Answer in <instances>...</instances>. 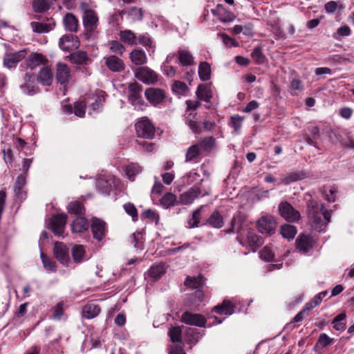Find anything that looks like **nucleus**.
<instances>
[{
	"mask_svg": "<svg viewBox=\"0 0 354 354\" xmlns=\"http://www.w3.org/2000/svg\"><path fill=\"white\" fill-rule=\"evenodd\" d=\"M185 285L192 289L201 288L204 285L203 277L199 275L198 277H188L185 281Z\"/></svg>",
	"mask_w": 354,
	"mask_h": 354,
	"instance_id": "33",
	"label": "nucleus"
},
{
	"mask_svg": "<svg viewBox=\"0 0 354 354\" xmlns=\"http://www.w3.org/2000/svg\"><path fill=\"white\" fill-rule=\"evenodd\" d=\"M166 270L164 263H160L152 266L148 270V275L153 279H159L162 274H165Z\"/></svg>",
	"mask_w": 354,
	"mask_h": 354,
	"instance_id": "31",
	"label": "nucleus"
},
{
	"mask_svg": "<svg viewBox=\"0 0 354 354\" xmlns=\"http://www.w3.org/2000/svg\"><path fill=\"white\" fill-rule=\"evenodd\" d=\"M178 57L180 63L183 66H192L195 64L194 56L186 49L180 48L178 50Z\"/></svg>",
	"mask_w": 354,
	"mask_h": 354,
	"instance_id": "22",
	"label": "nucleus"
},
{
	"mask_svg": "<svg viewBox=\"0 0 354 354\" xmlns=\"http://www.w3.org/2000/svg\"><path fill=\"white\" fill-rule=\"evenodd\" d=\"M234 306L228 300H224L221 304L214 308V311L219 315H230L234 313Z\"/></svg>",
	"mask_w": 354,
	"mask_h": 354,
	"instance_id": "27",
	"label": "nucleus"
},
{
	"mask_svg": "<svg viewBox=\"0 0 354 354\" xmlns=\"http://www.w3.org/2000/svg\"><path fill=\"white\" fill-rule=\"evenodd\" d=\"M36 80L43 86H50L53 80V75L50 68L48 66L41 68Z\"/></svg>",
	"mask_w": 354,
	"mask_h": 354,
	"instance_id": "20",
	"label": "nucleus"
},
{
	"mask_svg": "<svg viewBox=\"0 0 354 354\" xmlns=\"http://www.w3.org/2000/svg\"><path fill=\"white\" fill-rule=\"evenodd\" d=\"M280 232L282 236L288 240L293 239L297 234V228L294 225L285 224L281 225Z\"/></svg>",
	"mask_w": 354,
	"mask_h": 354,
	"instance_id": "36",
	"label": "nucleus"
},
{
	"mask_svg": "<svg viewBox=\"0 0 354 354\" xmlns=\"http://www.w3.org/2000/svg\"><path fill=\"white\" fill-rule=\"evenodd\" d=\"M172 89L175 93L184 94L188 91V87L185 83L176 81L172 86Z\"/></svg>",
	"mask_w": 354,
	"mask_h": 354,
	"instance_id": "54",
	"label": "nucleus"
},
{
	"mask_svg": "<svg viewBox=\"0 0 354 354\" xmlns=\"http://www.w3.org/2000/svg\"><path fill=\"white\" fill-rule=\"evenodd\" d=\"M145 95L147 100L153 106H157L165 100L166 93L159 88H149L145 90Z\"/></svg>",
	"mask_w": 354,
	"mask_h": 354,
	"instance_id": "9",
	"label": "nucleus"
},
{
	"mask_svg": "<svg viewBox=\"0 0 354 354\" xmlns=\"http://www.w3.org/2000/svg\"><path fill=\"white\" fill-rule=\"evenodd\" d=\"M48 62V59L41 53H32L26 59L27 68L34 70L37 66L46 65Z\"/></svg>",
	"mask_w": 354,
	"mask_h": 354,
	"instance_id": "14",
	"label": "nucleus"
},
{
	"mask_svg": "<svg viewBox=\"0 0 354 354\" xmlns=\"http://www.w3.org/2000/svg\"><path fill=\"white\" fill-rule=\"evenodd\" d=\"M83 11V24L84 27L90 31L95 30L98 24V17L95 12L88 8L86 3L81 4Z\"/></svg>",
	"mask_w": 354,
	"mask_h": 354,
	"instance_id": "4",
	"label": "nucleus"
},
{
	"mask_svg": "<svg viewBox=\"0 0 354 354\" xmlns=\"http://www.w3.org/2000/svg\"><path fill=\"white\" fill-rule=\"evenodd\" d=\"M308 220L314 230L325 232L330 221V213L323 204L310 201L308 203Z\"/></svg>",
	"mask_w": 354,
	"mask_h": 354,
	"instance_id": "1",
	"label": "nucleus"
},
{
	"mask_svg": "<svg viewBox=\"0 0 354 354\" xmlns=\"http://www.w3.org/2000/svg\"><path fill=\"white\" fill-rule=\"evenodd\" d=\"M86 102L84 101L76 102L74 104V113L76 116L83 118L85 115Z\"/></svg>",
	"mask_w": 354,
	"mask_h": 354,
	"instance_id": "49",
	"label": "nucleus"
},
{
	"mask_svg": "<svg viewBox=\"0 0 354 354\" xmlns=\"http://www.w3.org/2000/svg\"><path fill=\"white\" fill-rule=\"evenodd\" d=\"M180 321L187 325L198 327H203L206 324V319L203 315L187 311L183 313Z\"/></svg>",
	"mask_w": 354,
	"mask_h": 354,
	"instance_id": "10",
	"label": "nucleus"
},
{
	"mask_svg": "<svg viewBox=\"0 0 354 354\" xmlns=\"http://www.w3.org/2000/svg\"><path fill=\"white\" fill-rule=\"evenodd\" d=\"M23 84L20 85L22 92L26 95H34L39 91L36 84V76L33 73H26L23 77Z\"/></svg>",
	"mask_w": 354,
	"mask_h": 354,
	"instance_id": "8",
	"label": "nucleus"
},
{
	"mask_svg": "<svg viewBox=\"0 0 354 354\" xmlns=\"http://www.w3.org/2000/svg\"><path fill=\"white\" fill-rule=\"evenodd\" d=\"M71 68L66 64L57 62L56 64L55 78L61 84L69 81L71 77Z\"/></svg>",
	"mask_w": 354,
	"mask_h": 354,
	"instance_id": "15",
	"label": "nucleus"
},
{
	"mask_svg": "<svg viewBox=\"0 0 354 354\" xmlns=\"http://www.w3.org/2000/svg\"><path fill=\"white\" fill-rule=\"evenodd\" d=\"M71 253L75 263H81L84 259L85 250L83 245H74L71 249Z\"/></svg>",
	"mask_w": 354,
	"mask_h": 354,
	"instance_id": "34",
	"label": "nucleus"
},
{
	"mask_svg": "<svg viewBox=\"0 0 354 354\" xmlns=\"http://www.w3.org/2000/svg\"><path fill=\"white\" fill-rule=\"evenodd\" d=\"M40 257L44 268L48 272H55L56 271L55 262L43 252H41Z\"/></svg>",
	"mask_w": 354,
	"mask_h": 354,
	"instance_id": "42",
	"label": "nucleus"
},
{
	"mask_svg": "<svg viewBox=\"0 0 354 354\" xmlns=\"http://www.w3.org/2000/svg\"><path fill=\"white\" fill-rule=\"evenodd\" d=\"M59 46L66 52L77 49L79 47L78 38L71 34L64 35L59 39Z\"/></svg>",
	"mask_w": 354,
	"mask_h": 354,
	"instance_id": "11",
	"label": "nucleus"
},
{
	"mask_svg": "<svg viewBox=\"0 0 354 354\" xmlns=\"http://www.w3.org/2000/svg\"><path fill=\"white\" fill-rule=\"evenodd\" d=\"M30 26L34 32L37 33H46L50 31L55 27V22L46 24L32 21Z\"/></svg>",
	"mask_w": 354,
	"mask_h": 354,
	"instance_id": "30",
	"label": "nucleus"
},
{
	"mask_svg": "<svg viewBox=\"0 0 354 354\" xmlns=\"http://www.w3.org/2000/svg\"><path fill=\"white\" fill-rule=\"evenodd\" d=\"M131 102L135 109L138 110H144L147 106V104L142 98V96L132 100Z\"/></svg>",
	"mask_w": 354,
	"mask_h": 354,
	"instance_id": "64",
	"label": "nucleus"
},
{
	"mask_svg": "<svg viewBox=\"0 0 354 354\" xmlns=\"http://www.w3.org/2000/svg\"><path fill=\"white\" fill-rule=\"evenodd\" d=\"M53 254L58 261L64 266H68L70 262L68 251L66 246L61 242H56L53 248Z\"/></svg>",
	"mask_w": 354,
	"mask_h": 354,
	"instance_id": "12",
	"label": "nucleus"
},
{
	"mask_svg": "<svg viewBox=\"0 0 354 354\" xmlns=\"http://www.w3.org/2000/svg\"><path fill=\"white\" fill-rule=\"evenodd\" d=\"M91 231L93 237L97 241H101L106 234V223L100 219L94 218L92 220Z\"/></svg>",
	"mask_w": 354,
	"mask_h": 354,
	"instance_id": "17",
	"label": "nucleus"
},
{
	"mask_svg": "<svg viewBox=\"0 0 354 354\" xmlns=\"http://www.w3.org/2000/svg\"><path fill=\"white\" fill-rule=\"evenodd\" d=\"M87 220L82 216H77L71 224V230L73 233H81L88 228Z\"/></svg>",
	"mask_w": 354,
	"mask_h": 354,
	"instance_id": "26",
	"label": "nucleus"
},
{
	"mask_svg": "<svg viewBox=\"0 0 354 354\" xmlns=\"http://www.w3.org/2000/svg\"><path fill=\"white\" fill-rule=\"evenodd\" d=\"M196 95L199 100L209 102L212 97V91L210 86L206 84L199 85Z\"/></svg>",
	"mask_w": 354,
	"mask_h": 354,
	"instance_id": "28",
	"label": "nucleus"
},
{
	"mask_svg": "<svg viewBox=\"0 0 354 354\" xmlns=\"http://www.w3.org/2000/svg\"><path fill=\"white\" fill-rule=\"evenodd\" d=\"M279 213L281 217L289 222L298 221L301 214L289 203L282 202L279 205Z\"/></svg>",
	"mask_w": 354,
	"mask_h": 354,
	"instance_id": "5",
	"label": "nucleus"
},
{
	"mask_svg": "<svg viewBox=\"0 0 354 354\" xmlns=\"http://www.w3.org/2000/svg\"><path fill=\"white\" fill-rule=\"evenodd\" d=\"M50 6L45 0H35L32 2V8L37 12H44L48 10Z\"/></svg>",
	"mask_w": 354,
	"mask_h": 354,
	"instance_id": "47",
	"label": "nucleus"
},
{
	"mask_svg": "<svg viewBox=\"0 0 354 354\" xmlns=\"http://www.w3.org/2000/svg\"><path fill=\"white\" fill-rule=\"evenodd\" d=\"M69 60L74 64H86L88 58L87 54L82 50L76 51L68 56Z\"/></svg>",
	"mask_w": 354,
	"mask_h": 354,
	"instance_id": "35",
	"label": "nucleus"
},
{
	"mask_svg": "<svg viewBox=\"0 0 354 354\" xmlns=\"http://www.w3.org/2000/svg\"><path fill=\"white\" fill-rule=\"evenodd\" d=\"M128 15L131 19L133 21H140L142 19L143 17L142 10L140 8H137L136 7L131 8L128 11Z\"/></svg>",
	"mask_w": 354,
	"mask_h": 354,
	"instance_id": "52",
	"label": "nucleus"
},
{
	"mask_svg": "<svg viewBox=\"0 0 354 354\" xmlns=\"http://www.w3.org/2000/svg\"><path fill=\"white\" fill-rule=\"evenodd\" d=\"M260 257L262 259L270 261L273 259L274 253L269 247L265 246L260 252Z\"/></svg>",
	"mask_w": 354,
	"mask_h": 354,
	"instance_id": "58",
	"label": "nucleus"
},
{
	"mask_svg": "<svg viewBox=\"0 0 354 354\" xmlns=\"http://www.w3.org/2000/svg\"><path fill=\"white\" fill-rule=\"evenodd\" d=\"M125 171L128 178L133 181L134 176L141 172V167L136 164H130L126 167Z\"/></svg>",
	"mask_w": 354,
	"mask_h": 354,
	"instance_id": "45",
	"label": "nucleus"
},
{
	"mask_svg": "<svg viewBox=\"0 0 354 354\" xmlns=\"http://www.w3.org/2000/svg\"><path fill=\"white\" fill-rule=\"evenodd\" d=\"M131 61L136 65L145 64L147 61V55L145 51L140 49H134L129 55Z\"/></svg>",
	"mask_w": 354,
	"mask_h": 354,
	"instance_id": "24",
	"label": "nucleus"
},
{
	"mask_svg": "<svg viewBox=\"0 0 354 354\" xmlns=\"http://www.w3.org/2000/svg\"><path fill=\"white\" fill-rule=\"evenodd\" d=\"M97 188L104 194H108L111 190V185L108 181L100 179L97 181Z\"/></svg>",
	"mask_w": 354,
	"mask_h": 354,
	"instance_id": "60",
	"label": "nucleus"
},
{
	"mask_svg": "<svg viewBox=\"0 0 354 354\" xmlns=\"http://www.w3.org/2000/svg\"><path fill=\"white\" fill-rule=\"evenodd\" d=\"M198 75L201 81H207L211 77V66L206 62H201L198 66Z\"/></svg>",
	"mask_w": 354,
	"mask_h": 354,
	"instance_id": "32",
	"label": "nucleus"
},
{
	"mask_svg": "<svg viewBox=\"0 0 354 354\" xmlns=\"http://www.w3.org/2000/svg\"><path fill=\"white\" fill-rule=\"evenodd\" d=\"M137 40L138 41V43L146 47H151L152 46V41L148 34H144L139 35L137 37Z\"/></svg>",
	"mask_w": 354,
	"mask_h": 354,
	"instance_id": "61",
	"label": "nucleus"
},
{
	"mask_svg": "<svg viewBox=\"0 0 354 354\" xmlns=\"http://www.w3.org/2000/svg\"><path fill=\"white\" fill-rule=\"evenodd\" d=\"M245 118L239 115H234L230 117V126L233 128L234 132L239 133Z\"/></svg>",
	"mask_w": 354,
	"mask_h": 354,
	"instance_id": "40",
	"label": "nucleus"
},
{
	"mask_svg": "<svg viewBox=\"0 0 354 354\" xmlns=\"http://www.w3.org/2000/svg\"><path fill=\"white\" fill-rule=\"evenodd\" d=\"M28 50L23 49L17 52H7L3 58L4 67L11 69L17 67L18 63L26 58Z\"/></svg>",
	"mask_w": 354,
	"mask_h": 354,
	"instance_id": "3",
	"label": "nucleus"
},
{
	"mask_svg": "<svg viewBox=\"0 0 354 354\" xmlns=\"http://www.w3.org/2000/svg\"><path fill=\"white\" fill-rule=\"evenodd\" d=\"M201 155V149L198 145H194L189 147L185 155V162H190L197 159Z\"/></svg>",
	"mask_w": 354,
	"mask_h": 354,
	"instance_id": "39",
	"label": "nucleus"
},
{
	"mask_svg": "<svg viewBox=\"0 0 354 354\" xmlns=\"http://www.w3.org/2000/svg\"><path fill=\"white\" fill-rule=\"evenodd\" d=\"M207 223L213 227L220 228L223 225V217L218 212H214L208 218Z\"/></svg>",
	"mask_w": 354,
	"mask_h": 354,
	"instance_id": "41",
	"label": "nucleus"
},
{
	"mask_svg": "<svg viewBox=\"0 0 354 354\" xmlns=\"http://www.w3.org/2000/svg\"><path fill=\"white\" fill-rule=\"evenodd\" d=\"M135 128L138 137L152 139L155 135V127L147 118H142L138 121L135 124Z\"/></svg>",
	"mask_w": 354,
	"mask_h": 354,
	"instance_id": "2",
	"label": "nucleus"
},
{
	"mask_svg": "<svg viewBox=\"0 0 354 354\" xmlns=\"http://www.w3.org/2000/svg\"><path fill=\"white\" fill-rule=\"evenodd\" d=\"M160 203L163 207L168 208L179 203L177 201L176 196L174 194L167 193L162 198Z\"/></svg>",
	"mask_w": 354,
	"mask_h": 354,
	"instance_id": "43",
	"label": "nucleus"
},
{
	"mask_svg": "<svg viewBox=\"0 0 354 354\" xmlns=\"http://www.w3.org/2000/svg\"><path fill=\"white\" fill-rule=\"evenodd\" d=\"M313 247V240L308 234H301L296 240L297 249L302 252L306 253Z\"/></svg>",
	"mask_w": 354,
	"mask_h": 354,
	"instance_id": "16",
	"label": "nucleus"
},
{
	"mask_svg": "<svg viewBox=\"0 0 354 354\" xmlns=\"http://www.w3.org/2000/svg\"><path fill=\"white\" fill-rule=\"evenodd\" d=\"M322 301V297H321V295H317L311 301L305 305L306 309H308L309 311L311 310L313 308L317 306Z\"/></svg>",
	"mask_w": 354,
	"mask_h": 354,
	"instance_id": "59",
	"label": "nucleus"
},
{
	"mask_svg": "<svg viewBox=\"0 0 354 354\" xmlns=\"http://www.w3.org/2000/svg\"><path fill=\"white\" fill-rule=\"evenodd\" d=\"M105 65L113 72H120L124 69V62L115 55H110L104 58Z\"/></svg>",
	"mask_w": 354,
	"mask_h": 354,
	"instance_id": "21",
	"label": "nucleus"
},
{
	"mask_svg": "<svg viewBox=\"0 0 354 354\" xmlns=\"http://www.w3.org/2000/svg\"><path fill=\"white\" fill-rule=\"evenodd\" d=\"M63 304L62 302L58 303L53 308V315L52 318L55 320H59L63 315Z\"/></svg>",
	"mask_w": 354,
	"mask_h": 354,
	"instance_id": "62",
	"label": "nucleus"
},
{
	"mask_svg": "<svg viewBox=\"0 0 354 354\" xmlns=\"http://www.w3.org/2000/svg\"><path fill=\"white\" fill-rule=\"evenodd\" d=\"M100 312V308L95 304H88L84 306L82 309V315L88 319H91L97 317Z\"/></svg>",
	"mask_w": 354,
	"mask_h": 354,
	"instance_id": "25",
	"label": "nucleus"
},
{
	"mask_svg": "<svg viewBox=\"0 0 354 354\" xmlns=\"http://www.w3.org/2000/svg\"><path fill=\"white\" fill-rule=\"evenodd\" d=\"M247 240L250 247L254 250L263 244V239L253 232H249L247 235Z\"/></svg>",
	"mask_w": 354,
	"mask_h": 354,
	"instance_id": "37",
	"label": "nucleus"
},
{
	"mask_svg": "<svg viewBox=\"0 0 354 354\" xmlns=\"http://www.w3.org/2000/svg\"><path fill=\"white\" fill-rule=\"evenodd\" d=\"M67 216L66 214H57L50 221V229L57 236H62L65 228Z\"/></svg>",
	"mask_w": 354,
	"mask_h": 354,
	"instance_id": "13",
	"label": "nucleus"
},
{
	"mask_svg": "<svg viewBox=\"0 0 354 354\" xmlns=\"http://www.w3.org/2000/svg\"><path fill=\"white\" fill-rule=\"evenodd\" d=\"M333 342V339L329 337L326 334L322 333L319 335L317 341V344H319L322 347H326L330 345Z\"/></svg>",
	"mask_w": 354,
	"mask_h": 354,
	"instance_id": "63",
	"label": "nucleus"
},
{
	"mask_svg": "<svg viewBox=\"0 0 354 354\" xmlns=\"http://www.w3.org/2000/svg\"><path fill=\"white\" fill-rule=\"evenodd\" d=\"M123 207H124L125 212L132 217L133 221H135L137 220L138 212H137V209L133 204H132L131 203H125L123 205Z\"/></svg>",
	"mask_w": 354,
	"mask_h": 354,
	"instance_id": "55",
	"label": "nucleus"
},
{
	"mask_svg": "<svg viewBox=\"0 0 354 354\" xmlns=\"http://www.w3.org/2000/svg\"><path fill=\"white\" fill-rule=\"evenodd\" d=\"M97 99L95 100L94 103L90 104V109L94 112H98L102 109V100L101 97H104V92L102 91H97Z\"/></svg>",
	"mask_w": 354,
	"mask_h": 354,
	"instance_id": "48",
	"label": "nucleus"
},
{
	"mask_svg": "<svg viewBox=\"0 0 354 354\" xmlns=\"http://www.w3.org/2000/svg\"><path fill=\"white\" fill-rule=\"evenodd\" d=\"M257 227L261 234H271L276 228V222L271 215H263L257 222Z\"/></svg>",
	"mask_w": 354,
	"mask_h": 354,
	"instance_id": "7",
	"label": "nucleus"
},
{
	"mask_svg": "<svg viewBox=\"0 0 354 354\" xmlns=\"http://www.w3.org/2000/svg\"><path fill=\"white\" fill-rule=\"evenodd\" d=\"M212 13L223 23L233 21L236 18L233 12L225 9L222 5H218L216 9L212 10Z\"/></svg>",
	"mask_w": 354,
	"mask_h": 354,
	"instance_id": "19",
	"label": "nucleus"
},
{
	"mask_svg": "<svg viewBox=\"0 0 354 354\" xmlns=\"http://www.w3.org/2000/svg\"><path fill=\"white\" fill-rule=\"evenodd\" d=\"M168 335L173 343H182V327L171 326L169 329Z\"/></svg>",
	"mask_w": 354,
	"mask_h": 354,
	"instance_id": "38",
	"label": "nucleus"
},
{
	"mask_svg": "<svg viewBox=\"0 0 354 354\" xmlns=\"http://www.w3.org/2000/svg\"><path fill=\"white\" fill-rule=\"evenodd\" d=\"M201 192L198 187L194 186L191 187L187 192L182 194L179 197L178 203L183 205H189L193 203Z\"/></svg>",
	"mask_w": 354,
	"mask_h": 354,
	"instance_id": "18",
	"label": "nucleus"
},
{
	"mask_svg": "<svg viewBox=\"0 0 354 354\" xmlns=\"http://www.w3.org/2000/svg\"><path fill=\"white\" fill-rule=\"evenodd\" d=\"M135 77L142 82L151 84L158 80V74L149 67H139L135 71Z\"/></svg>",
	"mask_w": 354,
	"mask_h": 354,
	"instance_id": "6",
	"label": "nucleus"
},
{
	"mask_svg": "<svg viewBox=\"0 0 354 354\" xmlns=\"http://www.w3.org/2000/svg\"><path fill=\"white\" fill-rule=\"evenodd\" d=\"M63 24L66 30L70 32H77L78 20L73 14L67 13L63 19Z\"/></svg>",
	"mask_w": 354,
	"mask_h": 354,
	"instance_id": "23",
	"label": "nucleus"
},
{
	"mask_svg": "<svg viewBox=\"0 0 354 354\" xmlns=\"http://www.w3.org/2000/svg\"><path fill=\"white\" fill-rule=\"evenodd\" d=\"M214 139L212 137H207L203 139L200 144V149H202L205 151H209L214 146Z\"/></svg>",
	"mask_w": 354,
	"mask_h": 354,
	"instance_id": "51",
	"label": "nucleus"
},
{
	"mask_svg": "<svg viewBox=\"0 0 354 354\" xmlns=\"http://www.w3.org/2000/svg\"><path fill=\"white\" fill-rule=\"evenodd\" d=\"M306 177V174L304 172H294L288 174L284 178L282 182L286 184H290V183L304 179Z\"/></svg>",
	"mask_w": 354,
	"mask_h": 354,
	"instance_id": "46",
	"label": "nucleus"
},
{
	"mask_svg": "<svg viewBox=\"0 0 354 354\" xmlns=\"http://www.w3.org/2000/svg\"><path fill=\"white\" fill-rule=\"evenodd\" d=\"M130 101L141 96L142 86L137 83L131 84L129 86Z\"/></svg>",
	"mask_w": 354,
	"mask_h": 354,
	"instance_id": "44",
	"label": "nucleus"
},
{
	"mask_svg": "<svg viewBox=\"0 0 354 354\" xmlns=\"http://www.w3.org/2000/svg\"><path fill=\"white\" fill-rule=\"evenodd\" d=\"M84 207L82 204L78 201L71 202L68 207V211L69 213L78 214L82 212Z\"/></svg>",
	"mask_w": 354,
	"mask_h": 354,
	"instance_id": "53",
	"label": "nucleus"
},
{
	"mask_svg": "<svg viewBox=\"0 0 354 354\" xmlns=\"http://www.w3.org/2000/svg\"><path fill=\"white\" fill-rule=\"evenodd\" d=\"M251 55L252 59L258 64H263L266 60V57L263 55L261 48L259 46L254 48Z\"/></svg>",
	"mask_w": 354,
	"mask_h": 354,
	"instance_id": "50",
	"label": "nucleus"
},
{
	"mask_svg": "<svg viewBox=\"0 0 354 354\" xmlns=\"http://www.w3.org/2000/svg\"><path fill=\"white\" fill-rule=\"evenodd\" d=\"M110 49L112 52L122 55L125 50L124 46L118 41H112L110 42Z\"/></svg>",
	"mask_w": 354,
	"mask_h": 354,
	"instance_id": "57",
	"label": "nucleus"
},
{
	"mask_svg": "<svg viewBox=\"0 0 354 354\" xmlns=\"http://www.w3.org/2000/svg\"><path fill=\"white\" fill-rule=\"evenodd\" d=\"M26 184V177L24 175H19L15 182L14 191L17 195L21 193V189Z\"/></svg>",
	"mask_w": 354,
	"mask_h": 354,
	"instance_id": "56",
	"label": "nucleus"
},
{
	"mask_svg": "<svg viewBox=\"0 0 354 354\" xmlns=\"http://www.w3.org/2000/svg\"><path fill=\"white\" fill-rule=\"evenodd\" d=\"M120 38L124 43L130 45H137V37L135 33L130 30H121L120 32Z\"/></svg>",
	"mask_w": 354,
	"mask_h": 354,
	"instance_id": "29",
	"label": "nucleus"
}]
</instances>
